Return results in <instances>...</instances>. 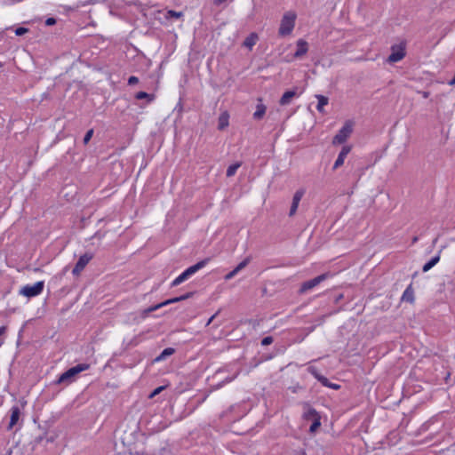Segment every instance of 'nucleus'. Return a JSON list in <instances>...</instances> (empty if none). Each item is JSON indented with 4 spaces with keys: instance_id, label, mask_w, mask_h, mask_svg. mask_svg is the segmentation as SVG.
<instances>
[{
    "instance_id": "1",
    "label": "nucleus",
    "mask_w": 455,
    "mask_h": 455,
    "mask_svg": "<svg viewBox=\"0 0 455 455\" xmlns=\"http://www.w3.org/2000/svg\"><path fill=\"white\" fill-rule=\"evenodd\" d=\"M297 20V13L295 11H286L280 20L278 35L282 37L291 35L294 30Z\"/></svg>"
},
{
    "instance_id": "2",
    "label": "nucleus",
    "mask_w": 455,
    "mask_h": 455,
    "mask_svg": "<svg viewBox=\"0 0 455 455\" xmlns=\"http://www.w3.org/2000/svg\"><path fill=\"white\" fill-rule=\"evenodd\" d=\"M209 259H205L197 262L196 264L188 267L184 272H182L180 275H178L172 282V286H178L186 280H188L190 276L195 275L198 270L203 268L208 263Z\"/></svg>"
},
{
    "instance_id": "3",
    "label": "nucleus",
    "mask_w": 455,
    "mask_h": 455,
    "mask_svg": "<svg viewBox=\"0 0 455 455\" xmlns=\"http://www.w3.org/2000/svg\"><path fill=\"white\" fill-rule=\"evenodd\" d=\"M88 368H89L88 364H85V363L77 364V365L68 369L64 373H62L58 379V383L59 384H62V383L69 384L74 380L75 377L78 373L87 370Z\"/></svg>"
},
{
    "instance_id": "4",
    "label": "nucleus",
    "mask_w": 455,
    "mask_h": 455,
    "mask_svg": "<svg viewBox=\"0 0 455 455\" xmlns=\"http://www.w3.org/2000/svg\"><path fill=\"white\" fill-rule=\"evenodd\" d=\"M44 287V282L39 281L34 284H28L23 286L20 291V294L27 298H33L41 294L43 292Z\"/></svg>"
},
{
    "instance_id": "5",
    "label": "nucleus",
    "mask_w": 455,
    "mask_h": 455,
    "mask_svg": "<svg viewBox=\"0 0 455 455\" xmlns=\"http://www.w3.org/2000/svg\"><path fill=\"white\" fill-rule=\"evenodd\" d=\"M353 132V124L350 121L345 123L342 128L339 131V132L333 138V144H342L344 143L347 138L351 135Z\"/></svg>"
},
{
    "instance_id": "6",
    "label": "nucleus",
    "mask_w": 455,
    "mask_h": 455,
    "mask_svg": "<svg viewBox=\"0 0 455 455\" xmlns=\"http://www.w3.org/2000/svg\"><path fill=\"white\" fill-rule=\"evenodd\" d=\"M405 56V44L399 43L391 47V54L388 57V61L391 63L398 62Z\"/></svg>"
},
{
    "instance_id": "7",
    "label": "nucleus",
    "mask_w": 455,
    "mask_h": 455,
    "mask_svg": "<svg viewBox=\"0 0 455 455\" xmlns=\"http://www.w3.org/2000/svg\"><path fill=\"white\" fill-rule=\"evenodd\" d=\"M304 194H305V189L300 188V189H298L295 192V194L293 195L292 203H291V206L290 212H289L290 216H293L296 213L299 204V202H300L301 198L303 197Z\"/></svg>"
},
{
    "instance_id": "8",
    "label": "nucleus",
    "mask_w": 455,
    "mask_h": 455,
    "mask_svg": "<svg viewBox=\"0 0 455 455\" xmlns=\"http://www.w3.org/2000/svg\"><path fill=\"white\" fill-rule=\"evenodd\" d=\"M327 278V275L323 274V275H318L307 282H305L301 288H300V291L302 292H305L314 287H315L316 285H318L321 282H323V280H325Z\"/></svg>"
},
{
    "instance_id": "9",
    "label": "nucleus",
    "mask_w": 455,
    "mask_h": 455,
    "mask_svg": "<svg viewBox=\"0 0 455 455\" xmlns=\"http://www.w3.org/2000/svg\"><path fill=\"white\" fill-rule=\"evenodd\" d=\"M92 256L88 254L82 255L78 261L76 262L74 269L73 274L74 275H79L80 272L85 267V266L89 263L91 260Z\"/></svg>"
},
{
    "instance_id": "10",
    "label": "nucleus",
    "mask_w": 455,
    "mask_h": 455,
    "mask_svg": "<svg viewBox=\"0 0 455 455\" xmlns=\"http://www.w3.org/2000/svg\"><path fill=\"white\" fill-rule=\"evenodd\" d=\"M350 150H351V148L349 146H344L342 148L341 151L339 152V154L338 156V158L336 159V161L334 163L333 169H338L344 164L345 159H346L347 156L348 155V153L350 152Z\"/></svg>"
},
{
    "instance_id": "11",
    "label": "nucleus",
    "mask_w": 455,
    "mask_h": 455,
    "mask_svg": "<svg viewBox=\"0 0 455 455\" xmlns=\"http://www.w3.org/2000/svg\"><path fill=\"white\" fill-rule=\"evenodd\" d=\"M250 262V259L246 258L240 262L231 272L225 275V280L228 281L235 277L243 268H244Z\"/></svg>"
},
{
    "instance_id": "12",
    "label": "nucleus",
    "mask_w": 455,
    "mask_h": 455,
    "mask_svg": "<svg viewBox=\"0 0 455 455\" xmlns=\"http://www.w3.org/2000/svg\"><path fill=\"white\" fill-rule=\"evenodd\" d=\"M296 44L297 50L294 53L295 58H299L307 52L308 44L304 39H299Z\"/></svg>"
},
{
    "instance_id": "13",
    "label": "nucleus",
    "mask_w": 455,
    "mask_h": 455,
    "mask_svg": "<svg viewBox=\"0 0 455 455\" xmlns=\"http://www.w3.org/2000/svg\"><path fill=\"white\" fill-rule=\"evenodd\" d=\"M20 417V410L18 406H13L11 409L10 423L8 426L9 429H12L19 421Z\"/></svg>"
},
{
    "instance_id": "14",
    "label": "nucleus",
    "mask_w": 455,
    "mask_h": 455,
    "mask_svg": "<svg viewBox=\"0 0 455 455\" xmlns=\"http://www.w3.org/2000/svg\"><path fill=\"white\" fill-rule=\"evenodd\" d=\"M258 40V35L256 33H251L245 38L243 45L251 50L257 44Z\"/></svg>"
},
{
    "instance_id": "15",
    "label": "nucleus",
    "mask_w": 455,
    "mask_h": 455,
    "mask_svg": "<svg viewBox=\"0 0 455 455\" xmlns=\"http://www.w3.org/2000/svg\"><path fill=\"white\" fill-rule=\"evenodd\" d=\"M295 95H296V92L294 91L285 92L280 100V104L283 106L288 105L291 101V100L295 97Z\"/></svg>"
},
{
    "instance_id": "16",
    "label": "nucleus",
    "mask_w": 455,
    "mask_h": 455,
    "mask_svg": "<svg viewBox=\"0 0 455 455\" xmlns=\"http://www.w3.org/2000/svg\"><path fill=\"white\" fill-rule=\"evenodd\" d=\"M440 260V251L435 257H433L429 261H427L422 267L423 272L429 271L432 267H434Z\"/></svg>"
},
{
    "instance_id": "17",
    "label": "nucleus",
    "mask_w": 455,
    "mask_h": 455,
    "mask_svg": "<svg viewBox=\"0 0 455 455\" xmlns=\"http://www.w3.org/2000/svg\"><path fill=\"white\" fill-rule=\"evenodd\" d=\"M229 116L227 112L222 113L219 117V129L223 130L228 125Z\"/></svg>"
},
{
    "instance_id": "18",
    "label": "nucleus",
    "mask_w": 455,
    "mask_h": 455,
    "mask_svg": "<svg viewBox=\"0 0 455 455\" xmlns=\"http://www.w3.org/2000/svg\"><path fill=\"white\" fill-rule=\"evenodd\" d=\"M316 99L318 100L316 108L319 112L323 113L324 107L328 104V98L323 95H316Z\"/></svg>"
},
{
    "instance_id": "19",
    "label": "nucleus",
    "mask_w": 455,
    "mask_h": 455,
    "mask_svg": "<svg viewBox=\"0 0 455 455\" xmlns=\"http://www.w3.org/2000/svg\"><path fill=\"white\" fill-rule=\"evenodd\" d=\"M402 299L409 302H412L414 299L413 291L411 286L407 287L403 293Z\"/></svg>"
},
{
    "instance_id": "20",
    "label": "nucleus",
    "mask_w": 455,
    "mask_h": 455,
    "mask_svg": "<svg viewBox=\"0 0 455 455\" xmlns=\"http://www.w3.org/2000/svg\"><path fill=\"white\" fill-rule=\"evenodd\" d=\"M174 353V349L172 347H167L163 350V352L155 359L156 362H160L164 360L167 356L172 355Z\"/></svg>"
},
{
    "instance_id": "21",
    "label": "nucleus",
    "mask_w": 455,
    "mask_h": 455,
    "mask_svg": "<svg viewBox=\"0 0 455 455\" xmlns=\"http://www.w3.org/2000/svg\"><path fill=\"white\" fill-rule=\"evenodd\" d=\"M191 294L192 293H187V294L180 296V297H175V298L167 299V300L164 301V305L165 307L167 305H170V304H172V303H176V302L187 299L190 298Z\"/></svg>"
},
{
    "instance_id": "22",
    "label": "nucleus",
    "mask_w": 455,
    "mask_h": 455,
    "mask_svg": "<svg viewBox=\"0 0 455 455\" xmlns=\"http://www.w3.org/2000/svg\"><path fill=\"white\" fill-rule=\"evenodd\" d=\"M266 113V107L263 104H258L256 111L253 114L254 118L260 119Z\"/></svg>"
},
{
    "instance_id": "23",
    "label": "nucleus",
    "mask_w": 455,
    "mask_h": 455,
    "mask_svg": "<svg viewBox=\"0 0 455 455\" xmlns=\"http://www.w3.org/2000/svg\"><path fill=\"white\" fill-rule=\"evenodd\" d=\"M240 166H241L240 162H236V163L229 165L227 170V176L228 177L234 176L235 174V172H237V170L240 168Z\"/></svg>"
},
{
    "instance_id": "24",
    "label": "nucleus",
    "mask_w": 455,
    "mask_h": 455,
    "mask_svg": "<svg viewBox=\"0 0 455 455\" xmlns=\"http://www.w3.org/2000/svg\"><path fill=\"white\" fill-rule=\"evenodd\" d=\"M136 99L137 100H143V99H148L149 101H152L154 100V97L145 92H140L136 94Z\"/></svg>"
},
{
    "instance_id": "25",
    "label": "nucleus",
    "mask_w": 455,
    "mask_h": 455,
    "mask_svg": "<svg viewBox=\"0 0 455 455\" xmlns=\"http://www.w3.org/2000/svg\"><path fill=\"white\" fill-rule=\"evenodd\" d=\"M307 371L318 380L321 379L322 375H320L314 366L308 367Z\"/></svg>"
},
{
    "instance_id": "26",
    "label": "nucleus",
    "mask_w": 455,
    "mask_h": 455,
    "mask_svg": "<svg viewBox=\"0 0 455 455\" xmlns=\"http://www.w3.org/2000/svg\"><path fill=\"white\" fill-rule=\"evenodd\" d=\"M321 425L320 419H315L313 424L310 426V432L314 433Z\"/></svg>"
},
{
    "instance_id": "27",
    "label": "nucleus",
    "mask_w": 455,
    "mask_h": 455,
    "mask_svg": "<svg viewBox=\"0 0 455 455\" xmlns=\"http://www.w3.org/2000/svg\"><path fill=\"white\" fill-rule=\"evenodd\" d=\"M164 307V302L152 306L147 309V313L154 312L161 307Z\"/></svg>"
},
{
    "instance_id": "28",
    "label": "nucleus",
    "mask_w": 455,
    "mask_h": 455,
    "mask_svg": "<svg viewBox=\"0 0 455 455\" xmlns=\"http://www.w3.org/2000/svg\"><path fill=\"white\" fill-rule=\"evenodd\" d=\"M92 135H93V130H92V129H91V130H89V131L86 132V134L84 135V144H87V143L90 141V140L92 139Z\"/></svg>"
},
{
    "instance_id": "29",
    "label": "nucleus",
    "mask_w": 455,
    "mask_h": 455,
    "mask_svg": "<svg viewBox=\"0 0 455 455\" xmlns=\"http://www.w3.org/2000/svg\"><path fill=\"white\" fill-rule=\"evenodd\" d=\"M28 32V28L20 27L15 29L16 36H23Z\"/></svg>"
},
{
    "instance_id": "30",
    "label": "nucleus",
    "mask_w": 455,
    "mask_h": 455,
    "mask_svg": "<svg viewBox=\"0 0 455 455\" xmlns=\"http://www.w3.org/2000/svg\"><path fill=\"white\" fill-rule=\"evenodd\" d=\"M272 342H273V339H272V337H265V338L261 340V344H262V346H268V345H270Z\"/></svg>"
},
{
    "instance_id": "31",
    "label": "nucleus",
    "mask_w": 455,
    "mask_h": 455,
    "mask_svg": "<svg viewBox=\"0 0 455 455\" xmlns=\"http://www.w3.org/2000/svg\"><path fill=\"white\" fill-rule=\"evenodd\" d=\"M164 387H156L150 395V397H154L156 396V395L160 394V392H162V390H164Z\"/></svg>"
},
{
    "instance_id": "32",
    "label": "nucleus",
    "mask_w": 455,
    "mask_h": 455,
    "mask_svg": "<svg viewBox=\"0 0 455 455\" xmlns=\"http://www.w3.org/2000/svg\"><path fill=\"white\" fill-rule=\"evenodd\" d=\"M139 82V79L137 76H130L128 79V84L130 85L135 84Z\"/></svg>"
},
{
    "instance_id": "33",
    "label": "nucleus",
    "mask_w": 455,
    "mask_h": 455,
    "mask_svg": "<svg viewBox=\"0 0 455 455\" xmlns=\"http://www.w3.org/2000/svg\"><path fill=\"white\" fill-rule=\"evenodd\" d=\"M319 381H320L323 386H325V387H329V385L331 384V383L329 382V380H328L325 377H323V376H322V377H321V379H319Z\"/></svg>"
},
{
    "instance_id": "34",
    "label": "nucleus",
    "mask_w": 455,
    "mask_h": 455,
    "mask_svg": "<svg viewBox=\"0 0 455 455\" xmlns=\"http://www.w3.org/2000/svg\"><path fill=\"white\" fill-rule=\"evenodd\" d=\"M45 24L48 26H52L55 24V20L53 18H49L46 20Z\"/></svg>"
},
{
    "instance_id": "35",
    "label": "nucleus",
    "mask_w": 455,
    "mask_h": 455,
    "mask_svg": "<svg viewBox=\"0 0 455 455\" xmlns=\"http://www.w3.org/2000/svg\"><path fill=\"white\" fill-rule=\"evenodd\" d=\"M237 375H238V371L235 372L230 378H228L227 379V382L232 381L233 379H235L236 378Z\"/></svg>"
},
{
    "instance_id": "36",
    "label": "nucleus",
    "mask_w": 455,
    "mask_h": 455,
    "mask_svg": "<svg viewBox=\"0 0 455 455\" xmlns=\"http://www.w3.org/2000/svg\"><path fill=\"white\" fill-rule=\"evenodd\" d=\"M329 387H331V388H332V389H338V388H339V385H337V384H332V383H331V384L329 385Z\"/></svg>"
},
{
    "instance_id": "37",
    "label": "nucleus",
    "mask_w": 455,
    "mask_h": 455,
    "mask_svg": "<svg viewBox=\"0 0 455 455\" xmlns=\"http://www.w3.org/2000/svg\"><path fill=\"white\" fill-rule=\"evenodd\" d=\"M6 331V328L4 326L0 327V336L3 335Z\"/></svg>"
},
{
    "instance_id": "38",
    "label": "nucleus",
    "mask_w": 455,
    "mask_h": 455,
    "mask_svg": "<svg viewBox=\"0 0 455 455\" xmlns=\"http://www.w3.org/2000/svg\"><path fill=\"white\" fill-rule=\"evenodd\" d=\"M216 315H217V314L213 315H212V316L208 320V322H207L206 325H209V324L212 322V320L215 318Z\"/></svg>"
},
{
    "instance_id": "39",
    "label": "nucleus",
    "mask_w": 455,
    "mask_h": 455,
    "mask_svg": "<svg viewBox=\"0 0 455 455\" xmlns=\"http://www.w3.org/2000/svg\"><path fill=\"white\" fill-rule=\"evenodd\" d=\"M417 241H418V237H417V236H415V237L412 239V243H417Z\"/></svg>"
},
{
    "instance_id": "40",
    "label": "nucleus",
    "mask_w": 455,
    "mask_h": 455,
    "mask_svg": "<svg viewBox=\"0 0 455 455\" xmlns=\"http://www.w3.org/2000/svg\"><path fill=\"white\" fill-rule=\"evenodd\" d=\"M173 15H175L176 17H180V13H175V12H173Z\"/></svg>"
},
{
    "instance_id": "41",
    "label": "nucleus",
    "mask_w": 455,
    "mask_h": 455,
    "mask_svg": "<svg viewBox=\"0 0 455 455\" xmlns=\"http://www.w3.org/2000/svg\"><path fill=\"white\" fill-rule=\"evenodd\" d=\"M297 455H307L305 452L301 451L299 453H298Z\"/></svg>"
},
{
    "instance_id": "42",
    "label": "nucleus",
    "mask_w": 455,
    "mask_h": 455,
    "mask_svg": "<svg viewBox=\"0 0 455 455\" xmlns=\"http://www.w3.org/2000/svg\"><path fill=\"white\" fill-rule=\"evenodd\" d=\"M2 66V64L0 63V67Z\"/></svg>"
}]
</instances>
